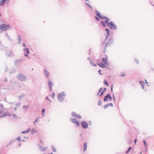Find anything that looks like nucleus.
Returning a JSON list of instances; mask_svg holds the SVG:
<instances>
[{
  "instance_id": "f257e3e1",
  "label": "nucleus",
  "mask_w": 154,
  "mask_h": 154,
  "mask_svg": "<svg viewBox=\"0 0 154 154\" xmlns=\"http://www.w3.org/2000/svg\"><path fill=\"white\" fill-rule=\"evenodd\" d=\"M66 96V94L64 92H61L59 93L57 96L58 100L60 102H62L65 97Z\"/></svg>"
},
{
  "instance_id": "f03ea898",
  "label": "nucleus",
  "mask_w": 154,
  "mask_h": 154,
  "mask_svg": "<svg viewBox=\"0 0 154 154\" xmlns=\"http://www.w3.org/2000/svg\"><path fill=\"white\" fill-rule=\"evenodd\" d=\"M10 28V26L9 24L6 25L5 24H2L0 25V29H3L4 30Z\"/></svg>"
},
{
  "instance_id": "7ed1b4c3",
  "label": "nucleus",
  "mask_w": 154,
  "mask_h": 154,
  "mask_svg": "<svg viewBox=\"0 0 154 154\" xmlns=\"http://www.w3.org/2000/svg\"><path fill=\"white\" fill-rule=\"evenodd\" d=\"M18 79L22 81H24L26 80V77L23 75L19 74L17 76Z\"/></svg>"
},
{
  "instance_id": "20e7f679",
  "label": "nucleus",
  "mask_w": 154,
  "mask_h": 154,
  "mask_svg": "<svg viewBox=\"0 0 154 154\" xmlns=\"http://www.w3.org/2000/svg\"><path fill=\"white\" fill-rule=\"evenodd\" d=\"M110 25L109 26L110 27L111 29H114L115 30H116L117 29V26L116 25L114 24L113 22L111 21V22L110 23Z\"/></svg>"
},
{
  "instance_id": "39448f33",
  "label": "nucleus",
  "mask_w": 154,
  "mask_h": 154,
  "mask_svg": "<svg viewBox=\"0 0 154 154\" xmlns=\"http://www.w3.org/2000/svg\"><path fill=\"white\" fill-rule=\"evenodd\" d=\"M113 38H109L108 42L106 43V44L105 46V47L106 48L107 47V46H110L113 43Z\"/></svg>"
},
{
  "instance_id": "423d86ee",
  "label": "nucleus",
  "mask_w": 154,
  "mask_h": 154,
  "mask_svg": "<svg viewBox=\"0 0 154 154\" xmlns=\"http://www.w3.org/2000/svg\"><path fill=\"white\" fill-rule=\"evenodd\" d=\"M112 100V97L109 94H108L106 95L104 99V101H111Z\"/></svg>"
},
{
  "instance_id": "0eeeda50",
  "label": "nucleus",
  "mask_w": 154,
  "mask_h": 154,
  "mask_svg": "<svg viewBox=\"0 0 154 154\" xmlns=\"http://www.w3.org/2000/svg\"><path fill=\"white\" fill-rule=\"evenodd\" d=\"M81 125L82 126L83 128H87L88 126V123L85 121H83L81 122Z\"/></svg>"
},
{
  "instance_id": "6e6552de",
  "label": "nucleus",
  "mask_w": 154,
  "mask_h": 154,
  "mask_svg": "<svg viewBox=\"0 0 154 154\" xmlns=\"http://www.w3.org/2000/svg\"><path fill=\"white\" fill-rule=\"evenodd\" d=\"M71 122L73 123L76 125L77 126H79L80 124L75 119H72L71 120Z\"/></svg>"
},
{
  "instance_id": "1a4fd4ad",
  "label": "nucleus",
  "mask_w": 154,
  "mask_h": 154,
  "mask_svg": "<svg viewBox=\"0 0 154 154\" xmlns=\"http://www.w3.org/2000/svg\"><path fill=\"white\" fill-rule=\"evenodd\" d=\"M95 11L96 12V14L97 16L99 17L101 19H102V18L103 17V16L101 15L100 13L97 11V10H95Z\"/></svg>"
},
{
  "instance_id": "9d476101",
  "label": "nucleus",
  "mask_w": 154,
  "mask_h": 154,
  "mask_svg": "<svg viewBox=\"0 0 154 154\" xmlns=\"http://www.w3.org/2000/svg\"><path fill=\"white\" fill-rule=\"evenodd\" d=\"M103 63L106 65H109V63L107 62V57H106L105 58H103L102 60Z\"/></svg>"
},
{
  "instance_id": "9b49d317",
  "label": "nucleus",
  "mask_w": 154,
  "mask_h": 154,
  "mask_svg": "<svg viewBox=\"0 0 154 154\" xmlns=\"http://www.w3.org/2000/svg\"><path fill=\"white\" fill-rule=\"evenodd\" d=\"M48 85L49 86V87L50 88V90L52 91V87L53 86V84L51 80H49L48 81Z\"/></svg>"
},
{
  "instance_id": "f8f14e48",
  "label": "nucleus",
  "mask_w": 154,
  "mask_h": 154,
  "mask_svg": "<svg viewBox=\"0 0 154 154\" xmlns=\"http://www.w3.org/2000/svg\"><path fill=\"white\" fill-rule=\"evenodd\" d=\"M109 106H111L112 107V106H113V105L112 103L107 104L104 106V109H106Z\"/></svg>"
},
{
  "instance_id": "ddd939ff",
  "label": "nucleus",
  "mask_w": 154,
  "mask_h": 154,
  "mask_svg": "<svg viewBox=\"0 0 154 154\" xmlns=\"http://www.w3.org/2000/svg\"><path fill=\"white\" fill-rule=\"evenodd\" d=\"M102 26L104 27H106V24L105 22L104 21H102L100 22Z\"/></svg>"
},
{
  "instance_id": "4468645a",
  "label": "nucleus",
  "mask_w": 154,
  "mask_h": 154,
  "mask_svg": "<svg viewBox=\"0 0 154 154\" xmlns=\"http://www.w3.org/2000/svg\"><path fill=\"white\" fill-rule=\"evenodd\" d=\"M51 97L53 99H54L55 97V94L54 93H53L52 94V95L49 96H48L47 97V100H50L49 99V97Z\"/></svg>"
},
{
  "instance_id": "2eb2a0df",
  "label": "nucleus",
  "mask_w": 154,
  "mask_h": 154,
  "mask_svg": "<svg viewBox=\"0 0 154 154\" xmlns=\"http://www.w3.org/2000/svg\"><path fill=\"white\" fill-rule=\"evenodd\" d=\"M17 37H18V38L17 39L18 43L19 44L21 42V39L20 35H18Z\"/></svg>"
},
{
  "instance_id": "dca6fc26",
  "label": "nucleus",
  "mask_w": 154,
  "mask_h": 154,
  "mask_svg": "<svg viewBox=\"0 0 154 154\" xmlns=\"http://www.w3.org/2000/svg\"><path fill=\"white\" fill-rule=\"evenodd\" d=\"M97 65H98L99 66H100L101 67L103 68H105V64H103V63H97Z\"/></svg>"
},
{
  "instance_id": "f3484780",
  "label": "nucleus",
  "mask_w": 154,
  "mask_h": 154,
  "mask_svg": "<svg viewBox=\"0 0 154 154\" xmlns=\"http://www.w3.org/2000/svg\"><path fill=\"white\" fill-rule=\"evenodd\" d=\"M87 148V144L86 143H84L83 145V151H85L86 150V148Z\"/></svg>"
},
{
  "instance_id": "a211bd4d",
  "label": "nucleus",
  "mask_w": 154,
  "mask_h": 154,
  "mask_svg": "<svg viewBox=\"0 0 154 154\" xmlns=\"http://www.w3.org/2000/svg\"><path fill=\"white\" fill-rule=\"evenodd\" d=\"M6 1V0H1L0 1V6L2 5Z\"/></svg>"
},
{
  "instance_id": "6ab92c4d",
  "label": "nucleus",
  "mask_w": 154,
  "mask_h": 154,
  "mask_svg": "<svg viewBox=\"0 0 154 154\" xmlns=\"http://www.w3.org/2000/svg\"><path fill=\"white\" fill-rule=\"evenodd\" d=\"M105 19L106 20H104L105 21H109L110 20L108 18V17H106V16H105L104 17L103 16L102 19Z\"/></svg>"
},
{
  "instance_id": "aec40b11",
  "label": "nucleus",
  "mask_w": 154,
  "mask_h": 154,
  "mask_svg": "<svg viewBox=\"0 0 154 154\" xmlns=\"http://www.w3.org/2000/svg\"><path fill=\"white\" fill-rule=\"evenodd\" d=\"M45 74H46V75L47 77H49V72L48 71H47L46 69H45Z\"/></svg>"
},
{
  "instance_id": "412c9836",
  "label": "nucleus",
  "mask_w": 154,
  "mask_h": 154,
  "mask_svg": "<svg viewBox=\"0 0 154 154\" xmlns=\"http://www.w3.org/2000/svg\"><path fill=\"white\" fill-rule=\"evenodd\" d=\"M30 130V129H28L26 131H23L21 132V133L22 134H26L29 132V131Z\"/></svg>"
},
{
  "instance_id": "4be33fe9",
  "label": "nucleus",
  "mask_w": 154,
  "mask_h": 154,
  "mask_svg": "<svg viewBox=\"0 0 154 154\" xmlns=\"http://www.w3.org/2000/svg\"><path fill=\"white\" fill-rule=\"evenodd\" d=\"M52 149L53 152H55L57 151L55 147V146H52Z\"/></svg>"
},
{
  "instance_id": "5701e85b",
  "label": "nucleus",
  "mask_w": 154,
  "mask_h": 154,
  "mask_svg": "<svg viewBox=\"0 0 154 154\" xmlns=\"http://www.w3.org/2000/svg\"><path fill=\"white\" fill-rule=\"evenodd\" d=\"M24 51L25 52H26L27 54H29V52L28 49H24Z\"/></svg>"
},
{
  "instance_id": "b1692460",
  "label": "nucleus",
  "mask_w": 154,
  "mask_h": 154,
  "mask_svg": "<svg viewBox=\"0 0 154 154\" xmlns=\"http://www.w3.org/2000/svg\"><path fill=\"white\" fill-rule=\"evenodd\" d=\"M105 21V23L106 24L107 26H109L110 25V23L111 22V21H110L109 22H108L109 21Z\"/></svg>"
},
{
  "instance_id": "393cba45",
  "label": "nucleus",
  "mask_w": 154,
  "mask_h": 154,
  "mask_svg": "<svg viewBox=\"0 0 154 154\" xmlns=\"http://www.w3.org/2000/svg\"><path fill=\"white\" fill-rule=\"evenodd\" d=\"M125 75H126L125 73L124 72H122L120 74V76L121 77H123L125 76Z\"/></svg>"
},
{
  "instance_id": "a878e982",
  "label": "nucleus",
  "mask_w": 154,
  "mask_h": 154,
  "mask_svg": "<svg viewBox=\"0 0 154 154\" xmlns=\"http://www.w3.org/2000/svg\"><path fill=\"white\" fill-rule=\"evenodd\" d=\"M109 31H106V37L105 39H106V38H108L109 35Z\"/></svg>"
},
{
  "instance_id": "bb28decb",
  "label": "nucleus",
  "mask_w": 154,
  "mask_h": 154,
  "mask_svg": "<svg viewBox=\"0 0 154 154\" xmlns=\"http://www.w3.org/2000/svg\"><path fill=\"white\" fill-rule=\"evenodd\" d=\"M132 149V148L131 147H129L128 150L126 151V153H128V152L130 151L131 150V149Z\"/></svg>"
},
{
  "instance_id": "cd10ccee",
  "label": "nucleus",
  "mask_w": 154,
  "mask_h": 154,
  "mask_svg": "<svg viewBox=\"0 0 154 154\" xmlns=\"http://www.w3.org/2000/svg\"><path fill=\"white\" fill-rule=\"evenodd\" d=\"M104 84L106 86H108V83L107 81L106 80H104Z\"/></svg>"
},
{
  "instance_id": "c85d7f7f",
  "label": "nucleus",
  "mask_w": 154,
  "mask_h": 154,
  "mask_svg": "<svg viewBox=\"0 0 154 154\" xmlns=\"http://www.w3.org/2000/svg\"><path fill=\"white\" fill-rule=\"evenodd\" d=\"M94 18L96 20H97V21H99L100 20V18L99 17H98L97 16V17L95 16L94 17Z\"/></svg>"
},
{
  "instance_id": "c756f323",
  "label": "nucleus",
  "mask_w": 154,
  "mask_h": 154,
  "mask_svg": "<svg viewBox=\"0 0 154 154\" xmlns=\"http://www.w3.org/2000/svg\"><path fill=\"white\" fill-rule=\"evenodd\" d=\"M42 115L43 116H44V113H45V109H43L42 111Z\"/></svg>"
},
{
  "instance_id": "7c9ffc66",
  "label": "nucleus",
  "mask_w": 154,
  "mask_h": 154,
  "mask_svg": "<svg viewBox=\"0 0 154 154\" xmlns=\"http://www.w3.org/2000/svg\"><path fill=\"white\" fill-rule=\"evenodd\" d=\"M103 88H101L100 89L99 91V93H98V94H97V95H98V94H99V93H100L101 92V91L103 90Z\"/></svg>"
},
{
  "instance_id": "2f4dec72",
  "label": "nucleus",
  "mask_w": 154,
  "mask_h": 154,
  "mask_svg": "<svg viewBox=\"0 0 154 154\" xmlns=\"http://www.w3.org/2000/svg\"><path fill=\"white\" fill-rule=\"evenodd\" d=\"M86 4L90 8H91V9H92V7L89 4H88L87 2H86Z\"/></svg>"
},
{
  "instance_id": "473e14b6",
  "label": "nucleus",
  "mask_w": 154,
  "mask_h": 154,
  "mask_svg": "<svg viewBox=\"0 0 154 154\" xmlns=\"http://www.w3.org/2000/svg\"><path fill=\"white\" fill-rule=\"evenodd\" d=\"M143 143H144V144L145 145V147H147V144L146 143V141H145V140H144L143 141Z\"/></svg>"
},
{
  "instance_id": "72a5a7b5",
  "label": "nucleus",
  "mask_w": 154,
  "mask_h": 154,
  "mask_svg": "<svg viewBox=\"0 0 154 154\" xmlns=\"http://www.w3.org/2000/svg\"><path fill=\"white\" fill-rule=\"evenodd\" d=\"M40 148L41 150L43 151H45L46 149V148H43V149H42L41 146L40 147Z\"/></svg>"
},
{
  "instance_id": "f704fd0d",
  "label": "nucleus",
  "mask_w": 154,
  "mask_h": 154,
  "mask_svg": "<svg viewBox=\"0 0 154 154\" xmlns=\"http://www.w3.org/2000/svg\"><path fill=\"white\" fill-rule=\"evenodd\" d=\"M72 116H75L76 117H77V118H81V117H78L77 116H76L75 115V113H73L72 114Z\"/></svg>"
},
{
  "instance_id": "c9c22d12",
  "label": "nucleus",
  "mask_w": 154,
  "mask_h": 154,
  "mask_svg": "<svg viewBox=\"0 0 154 154\" xmlns=\"http://www.w3.org/2000/svg\"><path fill=\"white\" fill-rule=\"evenodd\" d=\"M98 105H99V106L101 105L102 102L101 101H99V102H98Z\"/></svg>"
},
{
  "instance_id": "e433bc0d",
  "label": "nucleus",
  "mask_w": 154,
  "mask_h": 154,
  "mask_svg": "<svg viewBox=\"0 0 154 154\" xmlns=\"http://www.w3.org/2000/svg\"><path fill=\"white\" fill-rule=\"evenodd\" d=\"M7 37L9 40H10L11 41H12V39H11V38L10 37V36L9 35H8Z\"/></svg>"
},
{
  "instance_id": "4c0bfd02",
  "label": "nucleus",
  "mask_w": 154,
  "mask_h": 154,
  "mask_svg": "<svg viewBox=\"0 0 154 154\" xmlns=\"http://www.w3.org/2000/svg\"><path fill=\"white\" fill-rule=\"evenodd\" d=\"M23 107L25 109H26L28 107V106H27L25 105V106H23Z\"/></svg>"
},
{
  "instance_id": "58836bf2",
  "label": "nucleus",
  "mask_w": 154,
  "mask_h": 154,
  "mask_svg": "<svg viewBox=\"0 0 154 154\" xmlns=\"http://www.w3.org/2000/svg\"><path fill=\"white\" fill-rule=\"evenodd\" d=\"M98 72H99V74H100V75H102V74H101V70H99V71H98Z\"/></svg>"
},
{
  "instance_id": "ea45409f",
  "label": "nucleus",
  "mask_w": 154,
  "mask_h": 154,
  "mask_svg": "<svg viewBox=\"0 0 154 154\" xmlns=\"http://www.w3.org/2000/svg\"><path fill=\"white\" fill-rule=\"evenodd\" d=\"M20 137H18L16 139V140H18L19 141H20Z\"/></svg>"
},
{
  "instance_id": "a19ab883",
  "label": "nucleus",
  "mask_w": 154,
  "mask_h": 154,
  "mask_svg": "<svg viewBox=\"0 0 154 154\" xmlns=\"http://www.w3.org/2000/svg\"><path fill=\"white\" fill-rule=\"evenodd\" d=\"M22 46L23 47H25L26 46V45L25 44V43H23V45H22Z\"/></svg>"
},
{
  "instance_id": "79ce46f5",
  "label": "nucleus",
  "mask_w": 154,
  "mask_h": 154,
  "mask_svg": "<svg viewBox=\"0 0 154 154\" xmlns=\"http://www.w3.org/2000/svg\"><path fill=\"white\" fill-rule=\"evenodd\" d=\"M113 99L114 100V101H116V98H115V97H114V96H113Z\"/></svg>"
},
{
  "instance_id": "37998d69",
  "label": "nucleus",
  "mask_w": 154,
  "mask_h": 154,
  "mask_svg": "<svg viewBox=\"0 0 154 154\" xmlns=\"http://www.w3.org/2000/svg\"><path fill=\"white\" fill-rule=\"evenodd\" d=\"M0 106L1 107H3V104H0Z\"/></svg>"
},
{
  "instance_id": "c03bdc74",
  "label": "nucleus",
  "mask_w": 154,
  "mask_h": 154,
  "mask_svg": "<svg viewBox=\"0 0 154 154\" xmlns=\"http://www.w3.org/2000/svg\"><path fill=\"white\" fill-rule=\"evenodd\" d=\"M103 92H102L100 94V96H101L103 94Z\"/></svg>"
},
{
  "instance_id": "a18cd8bd",
  "label": "nucleus",
  "mask_w": 154,
  "mask_h": 154,
  "mask_svg": "<svg viewBox=\"0 0 154 154\" xmlns=\"http://www.w3.org/2000/svg\"><path fill=\"white\" fill-rule=\"evenodd\" d=\"M134 142L135 143V144H136L137 142V139H135L134 140Z\"/></svg>"
},
{
  "instance_id": "49530a36",
  "label": "nucleus",
  "mask_w": 154,
  "mask_h": 154,
  "mask_svg": "<svg viewBox=\"0 0 154 154\" xmlns=\"http://www.w3.org/2000/svg\"><path fill=\"white\" fill-rule=\"evenodd\" d=\"M113 87V85H112L111 86V90H112V91Z\"/></svg>"
},
{
  "instance_id": "de8ad7c7",
  "label": "nucleus",
  "mask_w": 154,
  "mask_h": 154,
  "mask_svg": "<svg viewBox=\"0 0 154 154\" xmlns=\"http://www.w3.org/2000/svg\"><path fill=\"white\" fill-rule=\"evenodd\" d=\"M105 31H109V29L107 28L105 29Z\"/></svg>"
},
{
  "instance_id": "09e8293b",
  "label": "nucleus",
  "mask_w": 154,
  "mask_h": 154,
  "mask_svg": "<svg viewBox=\"0 0 154 154\" xmlns=\"http://www.w3.org/2000/svg\"><path fill=\"white\" fill-rule=\"evenodd\" d=\"M106 88H104V89L103 92H105L106 91Z\"/></svg>"
},
{
  "instance_id": "8fccbe9b",
  "label": "nucleus",
  "mask_w": 154,
  "mask_h": 154,
  "mask_svg": "<svg viewBox=\"0 0 154 154\" xmlns=\"http://www.w3.org/2000/svg\"><path fill=\"white\" fill-rule=\"evenodd\" d=\"M92 65L94 66H96V65L95 64H92Z\"/></svg>"
},
{
  "instance_id": "3c124183",
  "label": "nucleus",
  "mask_w": 154,
  "mask_h": 154,
  "mask_svg": "<svg viewBox=\"0 0 154 154\" xmlns=\"http://www.w3.org/2000/svg\"><path fill=\"white\" fill-rule=\"evenodd\" d=\"M37 119L35 120V123H36V122H37Z\"/></svg>"
},
{
  "instance_id": "603ef678",
  "label": "nucleus",
  "mask_w": 154,
  "mask_h": 154,
  "mask_svg": "<svg viewBox=\"0 0 154 154\" xmlns=\"http://www.w3.org/2000/svg\"><path fill=\"white\" fill-rule=\"evenodd\" d=\"M140 82V84H142V82L140 81V82Z\"/></svg>"
},
{
  "instance_id": "864d4df0",
  "label": "nucleus",
  "mask_w": 154,
  "mask_h": 154,
  "mask_svg": "<svg viewBox=\"0 0 154 154\" xmlns=\"http://www.w3.org/2000/svg\"><path fill=\"white\" fill-rule=\"evenodd\" d=\"M5 35L7 37V36L8 35H8V34L7 33H6V34H5Z\"/></svg>"
},
{
  "instance_id": "5fc2aeb1",
  "label": "nucleus",
  "mask_w": 154,
  "mask_h": 154,
  "mask_svg": "<svg viewBox=\"0 0 154 154\" xmlns=\"http://www.w3.org/2000/svg\"><path fill=\"white\" fill-rule=\"evenodd\" d=\"M142 88L143 89L144 88V86L143 85H142Z\"/></svg>"
},
{
  "instance_id": "6e6d98bb",
  "label": "nucleus",
  "mask_w": 154,
  "mask_h": 154,
  "mask_svg": "<svg viewBox=\"0 0 154 154\" xmlns=\"http://www.w3.org/2000/svg\"><path fill=\"white\" fill-rule=\"evenodd\" d=\"M25 56H26V57L27 56V54H25Z\"/></svg>"
},
{
  "instance_id": "4d7b16f0",
  "label": "nucleus",
  "mask_w": 154,
  "mask_h": 154,
  "mask_svg": "<svg viewBox=\"0 0 154 154\" xmlns=\"http://www.w3.org/2000/svg\"><path fill=\"white\" fill-rule=\"evenodd\" d=\"M2 16H1V14H0V16L1 17Z\"/></svg>"
},
{
  "instance_id": "13d9d810",
  "label": "nucleus",
  "mask_w": 154,
  "mask_h": 154,
  "mask_svg": "<svg viewBox=\"0 0 154 154\" xmlns=\"http://www.w3.org/2000/svg\"><path fill=\"white\" fill-rule=\"evenodd\" d=\"M85 1H88V0H85Z\"/></svg>"
},
{
  "instance_id": "bf43d9fd",
  "label": "nucleus",
  "mask_w": 154,
  "mask_h": 154,
  "mask_svg": "<svg viewBox=\"0 0 154 154\" xmlns=\"http://www.w3.org/2000/svg\"><path fill=\"white\" fill-rule=\"evenodd\" d=\"M50 154H53V153H51Z\"/></svg>"
},
{
  "instance_id": "052dcab7",
  "label": "nucleus",
  "mask_w": 154,
  "mask_h": 154,
  "mask_svg": "<svg viewBox=\"0 0 154 154\" xmlns=\"http://www.w3.org/2000/svg\"><path fill=\"white\" fill-rule=\"evenodd\" d=\"M153 5V6H154V5Z\"/></svg>"
},
{
  "instance_id": "680f3d73",
  "label": "nucleus",
  "mask_w": 154,
  "mask_h": 154,
  "mask_svg": "<svg viewBox=\"0 0 154 154\" xmlns=\"http://www.w3.org/2000/svg\"><path fill=\"white\" fill-rule=\"evenodd\" d=\"M140 154H141V153H140Z\"/></svg>"
}]
</instances>
